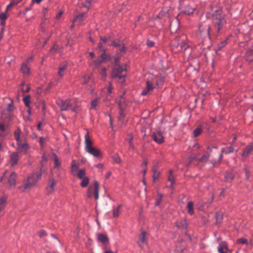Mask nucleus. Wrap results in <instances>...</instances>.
<instances>
[{"label": "nucleus", "mask_w": 253, "mask_h": 253, "mask_svg": "<svg viewBox=\"0 0 253 253\" xmlns=\"http://www.w3.org/2000/svg\"><path fill=\"white\" fill-rule=\"evenodd\" d=\"M212 23L213 26L211 30V34L216 38L220 32L223 25L226 23L225 14L221 8H218L211 13Z\"/></svg>", "instance_id": "nucleus-1"}, {"label": "nucleus", "mask_w": 253, "mask_h": 253, "mask_svg": "<svg viewBox=\"0 0 253 253\" xmlns=\"http://www.w3.org/2000/svg\"><path fill=\"white\" fill-rule=\"evenodd\" d=\"M171 48L174 53L184 52L185 54H190L191 52V48L188 44L186 37L184 35L176 37L171 43Z\"/></svg>", "instance_id": "nucleus-2"}, {"label": "nucleus", "mask_w": 253, "mask_h": 253, "mask_svg": "<svg viewBox=\"0 0 253 253\" xmlns=\"http://www.w3.org/2000/svg\"><path fill=\"white\" fill-rule=\"evenodd\" d=\"M14 138L16 141L17 150L21 153L26 154L30 148L27 141L22 132L21 129L18 127L13 132Z\"/></svg>", "instance_id": "nucleus-3"}, {"label": "nucleus", "mask_w": 253, "mask_h": 253, "mask_svg": "<svg viewBox=\"0 0 253 253\" xmlns=\"http://www.w3.org/2000/svg\"><path fill=\"white\" fill-rule=\"evenodd\" d=\"M93 143L87 132L84 136V150L86 152L97 158L102 157V153L99 149L93 146Z\"/></svg>", "instance_id": "nucleus-4"}, {"label": "nucleus", "mask_w": 253, "mask_h": 253, "mask_svg": "<svg viewBox=\"0 0 253 253\" xmlns=\"http://www.w3.org/2000/svg\"><path fill=\"white\" fill-rule=\"evenodd\" d=\"M211 28L210 24L207 22L201 23L199 24L198 31L197 36L198 38L203 40L211 39V35H213L210 33Z\"/></svg>", "instance_id": "nucleus-5"}, {"label": "nucleus", "mask_w": 253, "mask_h": 253, "mask_svg": "<svg viewBox=\"0 0 253 253\" xmlns=\"http://www.w3.org/2000/svg\"><path fill=\"white\" fill-rule=\"evenodd\" d=\"M161 82V80L158 77L152 75L151 78L147 80L146 87L142 91L141 94L143 95H147L149 91L153 90L157 86H159Z\"/></svg>", "instance_id": "nucleus-6"}, {"label": "nucleus", "mask_w": 253, "mask_h": 253, "mask_svg": "<svg viewBox=\"0 0 253 253\" xmlns=\"http://www.w3.org/2000/svg\"><path fill=\"white\" fill-rule=\"evenodd\" d=\"M126 68L125 65L123 66H114L111 75L113 78H118L120 80L124 81L126 75Z\"/></svg>", "instance_id": "nucleus-7"}, {"label": "nucleus", "mask_w": 253, "mask_h": 253, "mask_svg": "<svg viewBox=\"0 0 253 253\" xmlns=\"http://www.w3.org/2000/svg\"><path fill=\"white\" fill-rule=\"evenodd\" d=\"M41 173L38 174L33 173L30 175L28 177L27 181L24 185V188H29L36 184L37 181L41 179Z\"/></svg>", "instance_id": "nucleus-8"}, {"label": "nucleus", "mask_w": 253, "mask_h": 253, "mask_svg": "<svg viewBox=\"0 0 253 253\" xmlns=\"http://www.w3.org/2000/svg\"><path fill=\"white\" fill-rule=\"evenodd\" d=\"M233 147V146L230 145L229 146H226L225 147L222 148L221 150V153L219 155L218 158L216 159L215 158H213L214 163H218L220 164L221 161L222 159L223 154L228 155L234 152L235 149Z\"/></svg>", "instance_id": "nucleus-9"}, {"label": "nucleus", "mask_w": 253, "mask_h": 253, "mask_svg": "<svg viewBox=\"0 0 253 253\" xmlns=\"http://www.w3.org/2000/svg\"><path fill=\"white\" fill-rule=\"evenodd\" d=\"M87 194L88 197L91 198L94 194V198L97 200L99 198V183L97 181L94 182V186H90L88 189Z\"/></svg>", "instance_id": "nucleus-10"}, {"label": "nucleus", "mask_w": 253, "mask_h": 253, "mask_svg": "<svg viewBox=\"0 0 253 253\" xmlns=\"http://www.w3.org/2000/svg\"><path fill=\"white\" fill-rule=\"evenodd\" d=\"M208 150L210 151L209 154L208 155H204L201 158L198 159V161L200 162H205L209 160V158H211V162L213 165L219 164L218 163H214L213 160V158H215L214 154L216 153H211L212 150L211 148L210 147H208Z\"/></svg>", "instance_id": "nucleus-11"}, {"label": "nucleus", "mask_w": 253, "mask_h": 253, "mask_svg": "<svg viewBox=\"0 0 253 253\" xmlns=\"http://www.w3.org/2000/svg\"><path fill=\"white\" fill-rule=\"evenodd\" d=\"M111 45L118 48L117 51V54L124 53L126 51V48L124 43L121 42L120 41H113L111 43Z\"/></svg>", "instance_id": "nucleus-12"}, {"label": "nucleus", "mask_w": 253, "mask_h": 253, "mask_svg": "<svg viewBox=\"0 0 253 253\" xmlns=\"http://www.w3.org/2000/svg\"><path fill=\"white\" fill-rule=\"evenodd\" d=\"M253 152V144H250L243 149L241 156L243 158H247L252 154Z\"/></svg>", "instance_id": "nucleus-13"}, {"label": "nucleus", "mask_w": 253, "mask_h": 253, "mask_svg": "<svg viewBox=\"0 0 253 253\" xmlns=\"http://www.w3.org/2000/svg\"><path fill=\"white\" fill-rule=\"evenodd\" d=\"M86 17V14L85 13H80L75 17L73 20V23L77 22L79 25H84Z\"/></svg>", "instance_id": "nucleus-14"}, {"label": "nucleus", "mask_w": 253, "mask_h": 253, "mask_svg": "<svg viewBox=\"0 0 253 253\" xmlns=\"http://www.w3.org/2000/svg\"><path fill=\"white\" fill-rule=\"evenodd\" d=\"M152 137L153 140L158 144L164 142V136L161 131L153 133Z\"/></svg>", "instance_id": "nucleus-15"}, {"label": "nucleus", "mask_w": 253, "mask_h": 253, "mask_svg": "<svg viewBox=\"0 0 253 253\" xmlns=\"http://www.w3.org/2000/svg\"><path fill=\"white\" fill-rule=\"evenodd\" d=\"M20 71L24 78H27L30 75V69L26 63H23L22 64Z\"/></svg>", "instance_id": "nucleus-16"}, {"label": "nucleus", "mask_w": 253, "mask_h": 253, "mask_svg": "<svg viewBox=\"0 0 253 253\" xmlns=\"http://www.w3.org/2000/svg\"><path fill=\"white\" fill-rule=\"evenodd\" d=\"M62 111H66L71 108V101L70 99H66L65 101L62 100L59 104Z\"/></svg>", "instance_id": "nucleus-17"}, {"label": "nucleus", "mask_w": 253, "mask_h": 253, "mask_svg": "<svg viewBox=\"0 0 253 253\" xmlns=\"http://www.w3.org/2000/svg\"><path fill=\"white\" fill-rule=\"evenodd\" d=\"M10 161L11 166H15L17 165L18 160L19 159V156L17 152H12L10 154Z\"/></svg>", "instance_id": "nucleus-18"}, {"label": "nucleus", "mask_w": 253, "mask_h": 253, "mask_svg": "<svg viewBox=\"0 0 253 253\" xmlns=\"http://www.w3.org/2000/svg\"><path fill=\"white\" fill-rule=\"evenodd\" d=\"M56 185V182L53 179H50L49 180L48 185L46 187V191L48 194L53 193L55 191V186Z\"/></svg>", "instance_id": "nucleus-19"}, {"label": "nucleus", "mask_w": 253, "mask_h": 253, "mask_svg": "<svg viewBox=\"0 0 253 253\" xmlns=\"http://www.w3.org/2000/svg\"><path fill=\"white\" fill-rule=\"evenodd\" d=\"M97 241L102 244H106L108 243L109 238L106 234H103L101 233H97Z\"/></svg>", "instance_id": "nucleus-20"}, {"label": "nucleus", "mask_w": 253, "mask_h": 253, "mask_svg": "<svg viewBox=\"0 0 253 253\" xmlns=\"http://www.w3.org/2000/svg\"><path fill=\"white\" fill-rule=\"evenodd\" d=\"M9 133V131L6 128L5 125L0 123V137L4 138Z\"/></svg>", "instance_id": "nucleus-21"}, {"label": "nucleus", "mask_w": 253, "mask_h": 253, "mask_svg": "<svg viewBox=\"0 0 253 253\" xmlns=\"http://www.w3.org/2000/svg\"><path fill=\"white\" fill-rule=\"evenodd\" d=\"M245 59L249 62H253V46H252L247 50Z\"/></svg>", "instance_id": "nucleus-22"}, {"label": "nucleus", "mask_w": 253, "mask_h": 253, "mask_svg": "<svg viewBox=\"0 0 253 253\" xmlns=\"http://www.w3.org/2000/svg\"><path fill=\"white\" fill-rule=\"evenodd\" d=\"M16 174L14 172H12L11 174L10 175L8 180V183L9 185V186H14L16 184Z\"/></svg>", "instance_id": "nucleus-23"}, {"label": "nucleus", "mask_w": 253, "mask_h": 253, "mask_svg": "<svg viewBox=\"0 0 253 253\" xmlns=\"http://www.w3.org/2000/svg\"><path fill=\"white\" fill-rule=\"evenodd\" d=\"M123 99H124V96H123V95H121L120 97V100L119 101V105L120 108L119 120L120 121H123L124 118L125 117V114L122 109V105H121V102Z\"/></svg>", "instance_id": "nucleus-24"}, {"label": "nucleus", "mask_w": 253, "mask_h": 253, "mask_svg": "<svg viewBox=\"0 0 253 253\" xmlns=\"http://www.w3.org/2000/svg\"><path fill=\"white\" fill-rule=\"evenodd\" d=\"M146 243V232L142 231L139 235V240L138 244L140 247Z\"/></svg>", "instance_id": "nucleus-25"}, {"label": "nucleus", "mask_w": 253, "mask_h": 253, "mask_svg": "<svg viewBox=\"0 0 253 253\" xmlns=\"http://www.w3.org/2000/svg\"><path fill=\"white\" fill-rule=\"evenodd\" d=\"M194 10H195V9L194 8L192 7L189 4L185 5L183 7V8L182 10L183 13L188 14V15L193 14Z\"/></svg>", "instance_id": "nucleus-26"}, {"label": "nucleus", "mask_w": 253, "mask_h": 253, "mask_svg": "<svg viewBox=\"0 0 253 253\" xmlns=\"http://www.w3.org/2000/svg\"><path fill=\"white\" fill-rule=\"evenodd\" d=\"M121 205L118 206L117 207H114L112 210L113 217L114 218H117L119 216L121 212Z\"/></svg>", "instance_id": "nucleus-27"}, {"label": "nucleus", "mask_w": 253, "mask_h": 253, "mask_svg": "<svg viewBox=\"0 0 253 253\" xmlns=\"http://www.w3.org/2000/svg\"><path fill=\"white\" fill-rule=\"evenodd\" d=\"M67 63L61 65L58 68V74L61 77H63L64 73L66 69L67 68Z\"/></svg>", "instance_id": "nucleus-28"}, {"label": "nucleus", "mask_w": 253, "mask_h": 253, "mask_svg": "<svg viewBox=\"0 0 253 253\" xmlns=\"http://www.w3.org/2000/svg\"><path fill=\"white\" fill-rule=\"evenodd\" d=\"M193 206H194V203L192 201L189 202L187 204V208L188 210V213L190 215H193L194 212Z\"/></svg>", "instance_id": "nucleus-29"}, {"label": "nucleus", "mask_w": 253, "mask_h": 253, "mask_svg": "<svg viewBox=\"0 0 253 253\" xmlns=\"http://www.w3.org/2000/svg\"><path fill=\"white\" fill-rule=\"evenodd\" d=\"M81 179L82 181L80 184L81 187L83 188L87 187L89 183V178L88 177H84Z\"/></svg>", "instance_id": "nucleus-30"}, {"label": "nucleus", "mask_w": 253, "mask_h": 253, "mask_svg": "<svg viewBox=\"0 0 253 253\" xmlns=\"http://www.w3.org/2000/svg\"><path fill=\"white\" fill-rule=\"evenodd\" d=\"M92 1V0H82V2L84 7L89 8L91 6Z\"/></svg>", "instance_id": "nucleus-31"}, {"label": "nucleus", "mask_w": 253, "mask_h": 253, "mask_svg": "<svg viewBox=\"0 0 253 253\" xmlns=\"http://www.w3.org/2000/svg\"><path fill=\"white\" fill-rule=\"evenodd\" d=\"M225 177L227 181H231L234 179V175L232 172H226Z\"/></svg>", "instance_id": "nucleus-32"}, {"label": "nucleus", "mask_w": 253, "mask_h": 253, "mask_svg": "<svg viewBox=\"0 0 253 253\" xmlns=\"http://www.w3.org/2000/svg\"><path fill=\"white\" fill-rule=\"evenodd\" d=\"M23 101L25 104L26 107L29 108V104L30 103V96L29 95L25 96L23 99Z\"/></svg>", "instance_id": "nucleus-33"}, {"label": "nucleus", "mask_w": 253, "mask_h": 253, "mask_svg": "<svg viewBox=\"0 0 253 253\" xmlns=\"http://www.w3.org/2000/svg\"><path fill=\"white\" fill-rule=\"evenodd\" d=\"M153 180L155 181L160 176V172L155 169H153Z\"/></svg>", "instance_id": "nucleus-34"}, {"label": "nucleus", "mask_w": 253, "mask_h": 253, "mask_svg": "<svg viewBox=\"0 0 253 253\" xmlns=\"http://www.w3.org/2000/svg\"><path fill=\"white\" fill-rule=\"evenodd\" d=\"M71 169L72 171H76L79 169V166L76 164L75 160H73L72 162Z\"/></svg>", "instance_id": "nucleus-35"}, {"label": "nucleus", "mask_w": 253, "mask_h": 253, "mask_svg": "<svg viewBox=\"0 0 253 253\" xmlns=\"http://www.w3.org/2000/svg\"><path fill=\"white\" fill-rule=\"evenodd\" d=\"M99 98H97L94 100H93L91 102L90 109H95L96 106L98 104V102L99 101Z\"/></svg>", "instance_id": "nucleus-36"}, {"label": "nucleus", "mask_w": 253, "mask_h": 253, "mask_svg": "<svg viewBox=\"0 0 253 253\" xmlns=\"http://www.w3.org/2000/svg\"><path fill=\"white\" fill-rule=\"evenodd\" d=\"M112 159L114 163L119 164L121 162V159L118 154H115L112 156Z\"/></svg>", "instance_id": "nucleus-37"}, {"label": "nucleus", "mask_w": 253, "mask_h": 253, "mask_svg": "<svg viewBox=\"0 0 253 253\" xmlns=\"http://www.w3.org/2000/svg\"><path fill=\"white\" fill-rule=\"evenodd\" d=\"M202 132V128L201 127H197L193 132V135L194 137L199 136Z\"/></svg>", "instance_id": "nucleus-38"}, {"label": "nucleus", "mask_w": 253, "mask_h": 253, "mask_svg": "<svg viewBox=\"0 0 253 253\" xmlns=\"http://www.w3.org/2000/svg\"><path fill=\"white\" fill-rule=\"evenodd\" d=\"M85 174V171L84 169H81L79 170V171L78 173L77 176L79 179H82L85 177L84 176Z\"/></svg>", "instance_id": "nucleus-39"}, {"label": "nucleus", "mask_w": 253, "mask_h": 253, "mask_svg": "<svg viewBox=\"0 0 253 253\" xmlns=\"http://www.w3.org/2000/svg\"><path fill=\"white\" fill-rule=\"evenodd\" d=\"M6 202V199L4 197H1L0 199V211H1L5 207Z\"/></svg>", "instance_id": "nucleus-40"}, {"label": "nucleus", "mask_w": 253, "mask_h": 253, "mask_svg": "<svg viewBox=\"0 0 253 253\" xmlns=\"http://www.w3.org/2000/svg\"><path fill=\"white\" fill-rule=\"evenodd\" d=\"M133 138V137L131 134H129L127 135V138L126 139L129 144L130 147H133V144H132Z\"/></svg>", "instance_id": "nucleus-41"}, {"label": "nucleus", "mask_w": 253, "mask_h": 253, "mask_svg": "<svg viewBox=\"0 0 253 253\" xmlns=\"http://www.w3.org/2000/svg\"><path fill=\"white\" fill-rule=\"evenodd\" d=\"M227 43L226 40H224L221 42L220 43L217 44V48L218 50H221L223 47H224Z\"/></svg>", "instance_id": "nucleus-42"}, {"label": "nucleus", "mask_w": 253, "mask_h": 253, "mask_svg": "<svg viewBox=\"0 0 253 253\" xmlns=\"http://www.w3.org/2000/svg\"><path fill=\"white\" fill-rule=\"evenodd\" d=\"M237 244H248V241L246 238H241L238 239L236 241Z\"/></svg>", "instance_id": "nucleus-43"}, {"label": "nucleus", "mask_w": 253, "mask_h": 253, "mask_svg": "<svg viewBox=\"0 0 253 253\" xmlns=\"http://www.w3.org/2000/svg\"><path fill=\"white\" fill-rule=\"evenodd\" d=\"M54 163L55 168H59L60 165V163L58 160L57 155L56 154H54Z\"/></svg>", "instance_id": "nucleus-44"}, {"label": "nucleus", "mask_w": 253, "mask_h": 253, "mask_svg": "<svg viewBox=\"0 0 253 253\" xmlns=\"http://www.w3.org/2000/svg\"><path fill=\"white\" fill-rule=\"evenodd\" d=\"M7 18V12L5 11L4 12H2L0 13V20L5 21Z\"/></svg>", "instance_id": "nucleus-45"}, {"label": "nucleus", "mask_w": 253, "mask_h": 253, "mask_svg": "<svg viewBox=\"0 0 253 253\" xmlns=\"http://www.w3.org/2000/svg\"><path fill=\"white\" fill-rule=\"evenodd\" d=\"M175 253H186V250L185 248L181 249L177 247L175 250Z\"/></svg>", "instance_id": "nucleus-46"}, {"label": "nucleus", "mask_w": 253, "mask_h": 253, "mask_svg": "<svg viewBox=\"0 0 253 253\" xmlns=\"http://www.w3.org/2000/svg\"><path fill=\"white\" fill-rule=\"evenodd\" d=\"M89 81V77L87 76H84L82 78V83L83 84H87Z\"/></svg>", "instance_id": "nucleus-47"}, {"label": "nucleus", "mask_w": 253, "mask_h": 253, "mask_svg": "<svg viewBox=\"0 0 253 253\" xmlns=\"http://www.w3.org/2000/svg\"><path fill=\"white\" fill-rule=\"evenodd\" d=\"M215 217L217 222H220L222 219V215L220 214L216 213Z\"/></svg>", "instance_id": "nucleus-48"}, {"label": "nucleus", "mask_w": 253, "mask_h": 253, "mask_svg": "<svg viewBox=\"0 0 253 253\" xmlns=\"http://www.w3.org/2000/svg\"><path fill=\"white\" fill-rule=\"evenodd\" d=\"M168 180L171 183H174V178L172 175V171L171 170L169 171V175L168 177Z\"/></svg>", "instance_id": "nucleus-49"}, {"label": "nucleus", "mask_w": 253, "mask_h": 253, "mask_svg": "<svg viewBox=\"0 0 253 253\" xmlns=\"http://www.w3.org/2000/svg\"><path fill=\"white\" fill-rule=\"evenodd\" d=\"M102 50L104 51L103 53L101 54V57L103 60H106L108 57V55L105 53V49L102 47Z\"/></svg>", "instance_id": "nucleus-50"}, {"label": "nucleus", "mask_w": 253, "mask_h": 253, "mask_svg": "<svg viewBox=\"0 0 253 253\" xmlns=\"http://www.w3.org/2000/svg\"><path fill=\"white\" fill-rule=\"evenodd\" d=\"M38 235L40 237H43L47 235L45 231L44 230H41L38 232Z\"/></svg>", "instance_id": "nucleus-51"}, {"label": "nucleus", "mask_w": 253, "mask_h": 253, "mask_svg": "<svg viewBox=\"0 0 253 253\" xmlns=\"http://www.w3.org/2000/svg\"><path fill=\"white\" fill-rule=\"evenodd\" d=\"M120 61V59H119V57H115L114 58V66H121V65H119V62Z\"/></svg>", "instance_id": "nucleus-52"}, {"label": "nucleus", "mask_w": 253, "mask_h": 253, "mask_svg": "<svg viewBox=\"0 0 253 253\" xmlns=\"http://www.w3.org/2000/svg\"><path fill=\"white\" fill-rule=\"evenodd\" d=\"M237 136L234 135L232 141L231 142H230V144L234 146L237 141Z\"/></svg>", "instance_id": "nucleus-53"}, {"label": "nucleus", "mask_w": 253, "mask_h": 253, "mask_svg": "<svg viewBox=\"0 0 253 253\" xmlns=\"http://www.w3.org/2000/svg\"><path fill=\"white\" fill-rule=\"evenodd\" d=\"M39 142L41 147H43L44 144V138L43 137H40Z\"/></svg>", "instance_id": "nucleus-54"}, {"label": "nucleus", "mask_w": 253, "mask_h": 253, "mask_svg": "<svg viewBox=\"0 0 253 253\" xmlns=\"http://www.w3.org/2000/svg\"><path fill=\"white\" fill-rule=\"evenodd\" d=\"M13 102H11L10 103L8 104L7 110L8 111L11 112L13 110V106H12Z\"/></svg>", "instance_id": "nucleus-55"}, {"label": "nucleus", "mask_w": 253, "mask_h": 253, "mask_svg": "<svg viewBox=\"0 0 253 253\" xmlns=\"http://www.w3.org/2000/svg\"><path fill=\"white\" fill-rule=\"evenodd\" d=\"M4 28H2L0 31V41H1L3 37V34H4Z\"/></svg>", "instance_id": "nucleus-56"}, {"label": "nucleus", "mask_w": 253, "mask_h": 253, "mask_svg": "<svg viewBox=\"0 0 253 253\" xmlns=\"http://www.w3.org/2000/svg\"><path fill=\"white\" fill-rule=\"evenodd\" d=\"M112 89H113L112 85L111 84V83L110 82V85L107 88L108 92L109 94H111L112 93Z\"/></svg>", "instance_id": "nucleus-57"}, {"label": "nucleus", "mask_w": 253, "mask_h": 253, "mask_svg": "<svg viewBox=\"0 0 253 253\" xmlns=\"http://www.w3.org/2000/svg\"><path fill=\"white\" fill-rule=\"evenodd\" d=\"M95 167H96V168H97L99 169H103L104 168V165L103 164L99 163V164L95 165Z\"/></svg>", "instance_id": "nucleus-58"}, {"label": "nucleus", "mask_w": 253, "mask_h": 253, "mask_svg": "<svg viewBox=\"0 0 253 253\" xmlns=\"http://www.w3.org/2000/svg\"><path fill=\"white\" fill-rule=\"evenodd\" d=\"M147 44L149 46H153L154 45V42L152 41L148 40L147 41Z\"/></svg>", "instance_id": "nucleus-59"}, {"label": "nucleus", "mask_w": 253, "mask_h": 253, "mask_svg": "<svg viewBox=\"0 0 253 253\" xmlns=\"http://www.w3.org/2000/svg\"><path fill=\"white\" fill-rule=\"evenodd\" d=\"M106 69L105 68H103V74H102V79L103 80H104L106 77Z\"/></svg>", "instance_id": "nucleus-60"}, {"label": "nucleus", "mask_w": 253, "mask_h": 253, "mask_svg": "<svg viewBox=\"0 0 253 253\" xmlns=\"http://www.w3.org/2000/svg\"><path fill=\"white\" fill-rule=\"evenodd\" d=\"M32 60H33V58L32 57H29L27 58V59L24 63H26L27 64V65H28V64L29 63H30L32 61Z\"/></svg>", "instance_id": "nucleus-61"}, {"label": "nucleus", "mask_w": 253, "mask_h": 253, "mask_svg": "<svg viewBox=\"0 0 253 253\" xmlns=\"http://www.w3.org/2000/svg\"><path fill=\"white\" fill-rule=\"evenodd\" d=\"M245 173H246V178H247V179H248V178H249V177L250 176L249 170L247 168L245 169Z\"/></svg>", "instance_id": "nucleus-62"}, {"label": "nucleus", "mask_w": 253, "mask_h": 253, "mask_svg": "<svg viewBox=\"0 0 253 253\" xmlns=\"http://www.w3.org/2000/svg\"><path fill=\"white\" fill-rule=\"evenodd\" d=\"M101 63V61L100 60H96L95 61H94V63L95 64V65L96 66H98L100 64V63Z\"/></svg>", "instance_id": "nucleus-63"}, {"label": "nucleus", "mask_w": 253, "mask_h": 253, "mask_svg": "<svg viewBox=\"0 0 253 253\" xmlns=\"http://www.w3.org/2000/svg\"><path fill=\"white\" fill-rule=\"evenodd\" d=\"M100 39L104 43L108 41V38L106 37H101Z\"/></svg>", "instance_id": "nucleus-64"}]
</instances>
